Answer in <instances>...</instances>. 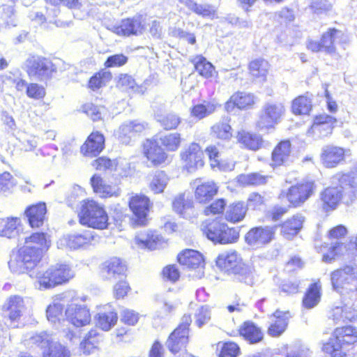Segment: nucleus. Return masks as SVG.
Masks as SVG:
<instances>
[{
    "label": "nucleus",
    "mask_w": 357,
    "mask_h": 357,
    "mask_svg": "<svg viewBox=\"0 0 357 357\" xmlns=\"http://www.w3.org/2000/svg\"><path fill=\"white\" fill-rule=\"evenodd\" d=\"M139 316L137 312L132 310L124 309L121 312V322L127 326H133L139 321Z\"/></svg>",
    "instance_id": "obj_60"
},
{
    "label": "nucleus",
    "mask_w": 357,
    "mask_h": 357,
    "mask_svg": "<svg viewBox=\"0 0 357 357\" xmlns=\"http://www.w3.org/2000/svg\"><path fill=\"white\" fill-rule=\"evenodd\" d=\"M26 95L31 98L41 99L45 96V90L42 86L31 83L27 86Z\"/></svg>",
    "instance_id": "obj_63"
},
{
    "label": "nucleus",
    "mask_w": 357,
    "mask_h": 357,
    "mask_svg": "<svg viewBox=\"0 0 357 357\" xmlns=\"http://www.w3.org/2000/svg\"><path fill=\"white\" fill-rule=\"evenodd\" d=\"M237 140L244 147L252 151L258 150L263 144V140L260 135L243 130L238 132Z\"/></svg>",
    "instance_id": "obj_41"
},
{
    "label": "nucleus",
    "mask_w": 357,
    "mask_h": 357,
    "mask_svg": "<svg viewBox=\"0 0 357 357\" xmlns=\"http://www.w3.org/2000/svg\"><path fill=\"white\" fill-rule=\"evenodd\" d=\"M246 212L247 207L244 202H233L228 206L225 214V219L227 222L235 224L244 219Z\"/></svg>",
    "instance_id": "obj_40"
},
{
    "label": "nucleus",
    "mask_w": 357,
    "mask_h": 357,
    "mask_svg": "<svg viewBox=\"0 0 357 357\" xmlns=\"http://www.w3.org/2000/svg\"><path fill=\"white\" fill-rule=\"evenodd\" d=\"M118 321V314L115 308L106 304L99 308L96 315V324L102 331H109Z\"/></svg>",
    "instance_id": "obj_25"
},
{
    "label": "nucleus",
    "mask_w": 357,
    "mask_h": 357,
    "mask_svg": "<svg viewBox=\"0 0 357 357\" xmlns=\"http://www.w3.org/2000/svg\"><path fill=\"white\" fill-rule=\"evenodd\" d=\"M128 206L132 213L130 225L134 228L147 226L150 220L149 213L153 207L149 197L144 194H134L129 198Z\"/></svg>",
    "instance_id": "obj_6"
},
{
    "label": "nucleus",
    "mask_w": 357,
    "mask_h": 357,
    "mask_svg": "<svg viewBox=\"0 0 357 357\" xmlns=\"http://www.w3.org/2000/svg\"><path fill=\"white\" fill-rule=\"evenodd\" d=\"M77 218L81 225L94 229H106L109 224L105 206L93 199L81 202Z\"/></svg>",
    "instance_id": "obj_3"
},
{
    "label": "nucleus",
    "mask_w": 357,
    "mask_h": 357,
    "mask_svg": "<svg viewBox=\"0 0 357 357\" xmlns=\"http://www.w3.org/2000/svg\"><path fill=\"white\" fill-rule=\"evenodd\" d=\"M74 275L73 271L68 265L59 264L39 274L37 282L40 289H48L68 282Z\"/></svg>",
    "instance_id": "obj_7"
},
{
    "label": "nucleus",
    "mask_w": 357,
    "mask_h": 357,
    "mask_svg": "<svg viewBox=\"0 0 357 357\" xmlns=\"http://www.w3.org/2000/svg\"><path fill=\"white\" fill-rule=\"evenodd\" d=\"M192 319L189 313L183 314L181 321L169 334L166 346L170 353L176 354L187 351L190 342V326Z\"/></svg>",
    "instance_id": "obj_5"
},
{
    "label": "nucleus",
    "mask_w": 357,
    "mask_h": 357,
    "mask_svg": "<svg viewBox=\"0 0 357 357\" xmlns=\"http://www.w3.org/2000/svg\"><path fill=\"white\" fill-rule=\"evenodd\" d=\"M291 143L289 140L280 142L273 149L271 156V165L280 166L289 161Z\"/></svg>",
    "instance_id": "obj_33"
},
{
    "label": "nucleus",
    "mask_w": 357,
    "mask_h": 357,
    "mask_svg": "<svg viewBox=\"0 0 357 357\" xmlns=\"http://www.w3.org/2000/svg\"><path fill=\"white\" fill-rule=\"evenodd\" d=\"M195 323L198 328H202L211 319V310L208 305H202L195 314Z\"/></svg>",
    "instance_id": "obj_58"
},
{
    "label": "nucleus",
    "mask_w": 357,
    "mask_h": 357,
    "mask_svg": "<svg viewBox=\"0 0 357 357\" xmlns=\"http://www.w3.org/2000/svg\"><path fill=\"white\" fill-rule=\"evenodd\" d=\"M154 137L168 151H177L181 144V134L178 132L158 135Z\"/></svg>",
    "instance_id": "obj_42"
},
{
    "label": "nucleus",
    "mask_w": 357,
    "mask_h": 357,
    "mask_svg": "<svg viewBox=\"0 0 357 357\" xmlns=\"http://www.w3.org/2000/svg\"><path fill=\"white\" fill-rule=\"evenodd\" d=\"M232 131V128L227 120L217 122L211 127L212 134L222 140H230L233 136Z\"/></svg>",
    "instance_id": "obj_49"
},
{
    "label": "nucleus",
    "mask_w": 357,
    "mask_h": 357,
    "mask_svg": "<svg viewBox=\"0 0 357 357\" xmlns=\"http://www.w3.org/2000/svg\"><path fill=\"white\" fill-rule=\"evenodd\" d=\"M33 343L38 344H47V348L43 352V357H70V352L69 349L59 344L49 343L48 335L42 333L36 334L31 337Z\"/></svg>",
    "instance_id": "obj_21"
},
{
    "label": "nucleus",
    "mask_w": 357,
    "mask_h": 357,
    "mask_svg": "<svg viewBox=\"0 0 357 357\" xmlns=\"http://www.w3.org/2000/svg\"><path fill=\"white\" fill-rule=\"evenodd\" d=\"M173 210L183 218L190 216L194 211L193 201L185 195H179L172 202Z\"/></svg>",
    "instance_id": "obj_39"
},
{
    "label": "nucleus",
    "mask_w": 357,
    "mask_h": 357,
    "mask_svg": "<svg viewBox=\"0 0 357 357\" xmlns=\"http://www.w3.org/2000/svg\"><path fill=\"white\" fill-rule=\"evenodd\" d=\"M176 261L190 271H202L205 266V259L203 255L193 249L181 250L176 256Z\"/></svg>",
    "instance_id": "obj_16"
},
{
    "label": "nucleus",
    "mask_w": 357,
    "mask_h": 357,
    "mask_svg": "<svg viewBox=\"0 0 357 357\" xmlns=\"http://www.w3.org/2000/svg\"><path fill=\"white\" fill-rule=\"evenodd\" d=\"M226 204L225 199H217L204 209V213L207 216L222 215L225 210Z\"/></svg>",
    "instance_id": "obj_56"
},
{
    "label": "nucleus",
    "mask_w": 357,
    "mask_h": 357,
    "mask_svg": "<svg viewBox=\"0 0 357 357\" xmlns=\"http://www.w3.org/2000/svg\"><path fill=\"white\" fill-rule=\"evenodd\" d=\"M144 129V126L136 121L123 123L116 132L119 139L124 144H128L135 133L141 132Z\"/></svg>",
    "instance_id": "obj_35"
},
{
    "label": "nucleus",
    "mask_w": 357,
    "mask_h": 357,
    "mask_svg": "<svg viewBox=\"0 0 357 357\" xmlns=\"http://www.w3.org/2000/svg\"><path fill=\"white\" fill-rule=\"evenodd\" d=\"M25 308L24 298L19 295H13L7 298L1 307V310L6 313L5 318L8 320L10 326L19 328L22 324Z\"/></svg>",
    "instance_id": "obj_10"
},
{
    "label": "nucleus",
    "mask_w": 357,
    "mask_h": 357,
    "mask_svg": "<svg viewBox=\"0 0 357 357\" xmlns=\"http://www.w3.org/2000/svg\"><path fill=\"white\" fill-rule=\"evenodd\" d=\"M218 188L215 183L208 181L199 185L195 192L196 200L200 204H206L215 197Z\"/></svg>",
    "instance_id": "obj_36"
},
{
    "label": "nucleus",
    "mask_w": 357,
    "mask_h": 357,
    "mask_svg": "<svg viewBox=\"0 0 357 357\" xmlns=\"http://www.w3.org/2000/svg\"><path fill=\"white\" fill-rule=\"evenodd\" d=\"M93 191L101 197H110L117 195L116 185L108 183L107 180H91Z\"/></svg>",
    "instance_id": "obj_46"
},
{
    "label": "nucleus",
    "mask_w": 357,
    "mask_h": 357,
    "mask_svg": "<svg viewBox=\"0 0 357 357\" xmlns=\"http://www.w3.org/2000/svg\"><path fill=\"white\" fill-rule=\"evenodd\" d=\"M135 244L142 249L155 250L165 243L163 237L155 231L148 230L135 237Z\"/></svg>",
    "instance_id": "obj_28"
},
{
    "label": "nucleus",
    "mask_w": 357,
    "mask_h": 357,
    "mask_svg": "<svg viewBox=\"0 0 357 357\" xmlns=\"http://www.w3.org/2000/svg\"><path fill=\"white\" fill-rule=\"evenodd\" d=\"M62 301V298H56L53 301L52 303L47 306L46 310V314L49 321L56 322V321H59L63 317L64 303Z\"/></svg>",
    "instance_id": "obj_52"
},
{
    "label": "nucleus",
    "mask_w": 357,
    "mask_h": 357,
    "mask_svg": "<svg viewBox=\"0 0 357 357\" xmlns=\"http://www.w3.org/2000/svg\"><path fill=\"white\" fill-rule=\"evenodd\" d=\"M275 237V226H258L250 229L245 235V241L252 247L264 248Z\"/></svg>",
    "instance_id": "obj_11"
},
{
    "label": "nucleus",
    "mask_w": 357,
    "mask_h": 357,
    "mask_svg": "<svg viewBox=\"0 0 357 357\" xmlns=\"http://www.w3.org/2000/svg\"><path fill=\"white\" fill-rule=\"evenodd\" d=\"M128 57L123 54H114L107 58L104 66L106 68L121 67L128 62Z\"/></svg>",
    "instance_id": "obj_62"
},
{
    "label": "nucleus",
    "mask_w": 357,
    "mask_h": 357,
    "mask_svg": "<svg viewBox=\"0 0 357 357\" xmlns=\"http://www.w3.org/2000/svg\"><path fill=\"white\" fill-rule=\"evenodd\" d=\"M354 274V268L349 265L343 266L331 272V280L333 288L338 292L347 289L350 284V279Z\"/></svg>",
    "instance_id": "obj_24"
},
{
    "label": "nucleus",
    "mask_w": 357,
    "mask_h": 357,
    "mask_svg": "<svg viewBox=\"0 0 357 357\" xmlns=\"http://www.w3.org/2000/svg\"><path fill=\"white\" fill-rule=\"evenodd\" d=\"M321 209L324 213L335 210L343 199V188L340 185L328 186L320 193Z\"/></svg>",
    "instance_id": "obj_15"
},
{
    "label": "nucleus",
    "mask_w": 357,
    "mask_h": 357,
    "mask_svg": "<svg viewBox=\"0 0 357 357\" xmlns=\"http://www.w3.org/2000/svg\"><path fill=\"white\" fill-rule=\"evenodd\" d=\"M47 206L45 202H40L28 206L24 215L29 227L32 229L41 227L46 220Z\"/></svg>",
    "instance_id": "obj_22"
},
{
    "label": "nucleus",
    "mask_w": 357,
    "mask_h": 357,
    "mask_svg": "<svg viewBox=\"0 0 357 357\" xmlns=\"http://www.w3.org/2000/svg\"><path fill=\"white\" fill-rule=\"evenodd\" d=\"M98 334L90 331L79 344V349L84 355H89L98 349L99 344Z\"/></svg>",
    "instance_id": "obj_48"
},
{
    "label": "nucleus",
    "mask_w": 357,
    "mask_h": 357,
    "mask_svg": "<svg viewBox=\"0 0 357 357\" xmlns=\"http://www.w3.org/2000/svg\"><path fill=\"white\" fill-rule=\"evenodd\" d=\"M183 169L192 173L202 167L204 164V152L197 143H191L181 153Z\"/></svg>",
    "instance_id": "obj_13"
},
{
    "label": "nucleus",
    "mask_w": 357,
    "mask_h": 357,
    "mask_svg": "<svg viewBox=\"0 0 357 357\" xmlns=\"http://www.w3.org/2000/svg\"><path fill=\"white\" fill-rule=\"evenodd\" d=\"M310 8L314 13L321 14L331 10L332 4L328 0H312Z\"/></svg>",
    "instance_id": "obj_64"
},
{
    "label": "nucleus",
    "mask_w": 357,
    "mask_h": 357,
    "mask_svg": "<svg viewBox=\"0 0 357 357\" xmlns=\"http://www.w3.org/2000/svg\"><path fill=\"white\" fill-rule=\"evenodd\" d=\"M144 153L147 159L155 165L164 162L167 157V153L160 146L158 141L155 137L146 140L144 144Z\"/></svg>",
    "instance_id": "obj_30"
},
{
    "label": "nucleus",
    "mask_w": 357,
    "mask_h": 357,
    "mask_svg": "<svg viewBox=\"0 0 357 357\" xmlns=\"http://www.w3.org/2000/svg\"><path fill=\"white\" fill-rule=\"evenodd\" d=\"M145 29V21L142 16L123 20L119 25L112 27V31L117 35L129 36L139 35Z\"/></svg>",
    "instance_id": "obj_18"
},
{
    "label": "nucleus",
    "mask_w": 357,
    "mask_h": 357,
    "mask_svg": "<svg viewBox=\"0 0 357 357\" xmlns=\"http://www.w3.org/2000/svg\"><path fill=\"white\" fill-rule=\"evenodd\" d=\"M51 245L50 236L43 231H35L26 236L15 257L8 262L13 271L29 274L39 265Z\"/></svg>",
    "instance_id": "obj_1"
},
{
    "label": "nucleus",
    "mask_w": 357,
    "mask_h": 357,
    "mask_svg": "<svg viewBox=\"0 0 357 357\" xmlns=\"http://www.w3.org/2000/svg\"><path fill=\"white\" fill-rule=\"evenodd\" d=\"M112 79V73L104 69L96 73L89 81V87L92 90L98 89L106 85Z\"/></svg>",
    "instance_id": "obj_55"
},
{
    "label": "nucleus",
    "mask_w": 357,
    "mask_h": 357,
    "mask_svg": "<svg viewBox=\"0 0 357 357\" xmlns=\"http://www.w3.org/2000/svg\"><path fill=\"white\" fill-rule=\"evenodd\" d=\"M215 346L218 357H237L241 354L239 345L233 341H220Z\"/></svg>",
    "instance_id": "obj_43"
},
{
    "label": "nucleus",
    "mask_w": 357,
    "mask_h": 357,
    "mask_svg": "<svg viewBox=\"0 0 357 357\" xmlns=\"http://www.w3.org/2000/svg\"><path fill=\"white\" fill-rule=\"evenodd\" d=\"M240 238V231L238 227H229L225 222L218 244L228 245L236 243Z\"/></svg>",
    "instance_id": "obj_50"
},
{
    "label": "nucleus",
    "mask_w": 357,
    "mask_h": 357,
    "mask_svg": "<svg viewBox=\"0 0 357 357\" xmlns=\"http://www.w3.org/2000/svg\"><path fill=\"white\" fill-rule=\"evenodd\" d=\"M26 71L30 77L46 81L52 77L56 68L52 62L43 56L30 55L25 61Z\"/></svg>",
    "instance_id": "obj_9"
},
{
    "label": "nucleus",
    "mask_w": 357,
    "mask_h": 357,
    "mask_svg": "<svg viewBox=\"0 0 357 357\" xmlns=\"http://www.w3.org/2000/svg\"><path fill=\"white\" fill-rule=\"evenodd\" d=\"M191 61L197 72L205 78L212 77L215 73L214 66L201 55L195 56Z\"/></svg>",
    "instance_id": "obj_45"
},
{
    "label": "nucleus",
    "mask_w": 357,
    "mask_h": 357,
    "mask_svg": "<svg viewBox=\"0 0 357 357\" xmlns=\"http://www.w3.org/2000/svg\"><path fill=\"white\" fill-rule=\"evenodd\" d=\"M132 287L126 276L119 277L112 287L113 296L116 300L125 298L131 292Z\"/></svg>",
    "instance_id": "obj_47"
},
{
    "label": "nucleus",
    "mask_w": 357,
    "mask_h": 357,
    "mask_svg": "<svg viewBox=\"0 0 357 357\" xmlns=\"http://www.w3.org/2000/svg\"><path fill=\"white\" fill-rule=\"evenodd\" d=\"M357 342V331L351 326L337 328L333 337L324 345L331 357H345L344 351Z\"/></svg>",
    "instance_id": "obj_4"
},
{
    "label": "nucleus",
    "mask_w": 357,
    "mask_h": 357,
    "mask_svg": "<svg viewBox=\"0 0 357 357\" xmlns=\"http://www.w3.org/2000/svg\"><path fill=\"white\" fill-rule=\"evenodd\" d=\"M291 317L289 310H276L271 314V322L267 328V333L272 337L280 336L287 328L289 321Z\"/></svg>",
    "instance_id": "obj_20"
},
{
    "label": "nucleus",
    "mask_w": 357,
    "mask_h": 357,
    "mask_svg": "<svg viewBox=\"0 0 357 357\" xmlns=\"http://www.w3.org/2000/svg\"><path fill=\"white\" fill-rule=\"evenodd\" d=\"M225 222L215 218L203 222L202 231L206 238L218 244Z\"/></svg>",
    "instance_id": "obj_34"
},
{
    "label": "nucleus",
    "mask_w": 357,
    "mask_h": 357,
    "mask_svg": "<svg viewBox=\"0 0 357 357\" xmlns=\"http://www.w3.org/2000/svg\"><path fill=\"white\" fill-rule=\"evenodd\" d=\"M216 109L214 104L208 102L206 105H197L191 109V115L197 119H202L213 113Z\"/></svg>",
    "instance_id": "obj_57"
},
{
    "label": "nucleus",
    "mask_w": 357,
    "mask_h": 357,
    "mask_svg": "<svg viewBox=\"0 0 357 357\" xmlns=\"http://www.w3.org/2000/svg\"><path fill=\"white\" fill-rule=\"evenodd\" d=\"M23 224L20 217L0 218V237L13 238L19 234Z\"/></svg>",
    "instance_id": "obj_31"
},
{
    "label": "nucleus",
    "mask_w": 357,
    "mask_h": 357,
    "mask_svg": "<svg viewBox=\"0 0 357 357\" xmlns=\"http://www.w3.org/2000/svg\"><path fill=\"white\" fill-rule=\"evenodd\" d=\"M191 11L203 17H208L213 19L216 15L217 8L210 4H199L195 2Z\"/></svg>",
    "instance_id": "obj_59"
},
{
    "label": "nucleus",
    "mask_w": 357,
    "mask_h": 357,
    "mask_svg": "<svg viewBox=\"0 0 357 357\" xmlns=\"http://www.w3.org/2000/svg\"><path fill=\"white\" fill-rule=\"evenodd\" d=\"M238 335L250 344H258L264 340L262 328L252 320L244 321L238 328Z\"/></svg>",
    "instance_id": "obj_19"
},
{
    "label": "nucleus",
    "mask_w": 357,
    "mask_h": 357,
    "mask_svg": "<svg viewBox=\"0 0 357 357\" xmlns=\"http://www.w3.org/2000/svg\"><path fill=\"white\" fill-rule=\"evenodd\" d=\"M160 275L162 281L175 284L179 281L181 273L177 265L171 264L165 265L162 268Z\"/></svg>",
    "instance_id": "obj_51"
},
{
    "label": "nucleus",
    "mask_w": 357,
    "mask_h": 357,
    "mask_svg": "<svg viewBox=\"0 0 357 357\" xmlns=\"http://www.w3.org/2000/svg\"><path fill=\"white\" fill-rule=\"evenodd\" d=\"M345 150L341 147L328 145L322 149L321 160L327 168H333L344 160Z\"/></svg>",
    "instance_id": "obj_26"
},
{
    "label": "nucleus",
    "mask_w": 357,
    "mask_h": 357,
    "mask_svg": "<svg viewBox=\"0 0 357 357\" xmlns=\"http://www.w3.org/2000/svg\"><path fill=\"white\" fill-rule=\"evenodd\" d=\"M155 117L157 121L165 130L176 129L181 121L180 116L174 113H169L165 115L156 114Z\"/></svg>",
    "instance_id": "obj_54"
},
{
    "label": "nucleus",
    "mask_w": 357,
    "mask_h": 357,
    "mask_svg": "<svg viewBox=\"0 0 357 357\" xmlns=\"http://www.w3.org/2000/svg\"><path fill=\"white\" fill-rule=\"evenodd\" d=\"M249 69L252 76L264 80L269 70V63L262 59H256L250 62Z\"/></svg>",
    "instance_id": "obj_53"
},
{
    "label": "nucleus",
    "mask_w": 357,
    "mask_h": 357,
    "mask_svg": "<svg viewBox=\"0 0 357 357\" xmlns=\"http://www.w3.org/2000/svg\"><path fill=\"white\" fill-rule=\"evenodd\" d=\"M92 165L96 170L105 172L112 170L116 167V162L106 157H100L95 160Z\"/></svg>",
    "instance_id": "obj_61"
},
{
    "label": "nucleus",
    "mask_w": 357,
    "mask_h": 357,
    "mask_svg": "<svg viewBox=\"0 0 357 357\" xmlns=\"http://www.w3.org/2000/svg\"><path fill=\"white\" fill-rule=\"evenodd\" d=\"M317 190V186L313 181L303 180L289 188L283 196L288 201L289 207L298 208L313 196Z\"/></svg>",
    "instance_id": "obj_8"
},
{
    "label": "nucleus",
    "mask_w": 357,
    "mask_h": 357,
    "mask_svg": "<svg viewBox=\"0 0 357 357\" xmlns=\"http://www.w3.org/2000/svg\"><path fill=\"white\" fill-rule=\"evenodd\" d=\"M312 97L306 93L292 101L291 110L296 115H307L312 109Z\"/></svg>",
    "instance_id": "obj_44"
},
{
    "label": "nucleus",
    "mask_w": 357,
    "mask_h": 357,
    "mask_svg": "<svg viewBox=\"0 0 357 357\" xmlns=\"http://www.w3.org/2000/svg\"><path fill=\"white\" fill-rule=\"evenodd\" d=\"M66 319L75 327L89 325L91 314L86 306L77 304L69 305L65 310Z\"/></svg>",
    "instance_id": "obj_17"
},
{
    "label": "nucleus",
    "mask_w": 357,
    "mask_h": 357,
    "mask_svg": "<svg viewBox=\"0 0 357 357\" xmlns=\"http://www.w3.org/2000/svg\"><path fill=\"white\" fill-rule=\"evenodd\" d=\"M128 271L126 261L115 256L105 260L100 266V274L103 278L108 280L126 276Z\"/></svg>",
    "instance_id": "obj_14"
},
{
    "label": "nucleus",
    "mask_w": 357,
    "mask_h": 357,
    "mask_svg": "<svg viewBox=\"0 0 357 357\" xmlns=\"http://www.w3.org/2000/svg\"><path fill=\"white\" fill-rule=\"evenodd\" d=\"M285 112V107L281 102H269L263 106L261 114L258 121L261 128H273L278 124Z\"/></svg>",
    "instance_id": "obj_12"
},
{
    "label": "nucleus",
    "mask_w": 357,
    "mask_h": 357,
    "mask_svg": "<svg viewBox=\"0 0 357 357\" xmlns=\"http://www.w3.org/2000/svg\"><path fill=\"white\" fill-rule=\"evenodd\" d=\"M305 220V217L300 213L287 218L278 225L280 234L286 239H293L302 230Z\"/></svg>",
    "instance_id": "obj_23"
},
{
    "label": "nucleus",
    "mask_w": 357,
    "mask_h": 357,
    "mask_svg": "<svg viewBox=\"0 0 357 357\" xmlns=\"http://www.w3.org/2000/svg\"><path fill=\"white\" fill-rule=\"evenodd\" d=\"M321 298V286L319 282H313L307 288L303 299L302 305L304 308L311 309L316 306Z\"/></svg>",
    "instance_id": "obj_38"
},
{
    "label": "nucleus",
    "mask_w": 357,
    "mask_h": 357,
    "mask_svg": "<svg viewBox=\"0 0 357 357\" xmlns=\"http://www.w3.org/2000/svg\"><path fill=\"white\" fill-rule=\"evenodd\" d=\"M344 41L345 36L341 31L334 28L329 29L321 38L323 52L331 55L335 54L336 45Z\"/></svg>",
    "instance_id": "obj_29"
},
{
    "label": "nucleus",
    "mask_w": 357,
    "mask_h": 357,
    "mask_svg": "<svg viewBox=\"0 0 357 357\" xmlns=\"http://www.w3.org/2000/svg\"><path fill=\"white\" fill-rule=\"evenodd\" d=\"M256 98L252 93L238 91L234 93L225 104V109L231 112L236 107L240 109H248L255 105Z\"/></svg>",
    "instance_id": "obj_27"
},
{
    "label": "nucleus",
    "mask_w": 357,
    "mask_h": 357,
    "mask_svg": "<svg viewBox=\"0 0 357 357\" xmlns=\"http://www.w3.org/2000/svg\"><path fill=\"white\" fill-rule=\"evenodd\" d=\"M215 264L221 271L233 275L235 282L250 286L254 284V275L251 267L244 261L236 250H230L219 254L216 257Z\"/></svg>",
    "instance_id": "obj_2"
},
{
    "label": "nucleus",
    "mask_w": 357,
    "mask_h": 357,
    "mask_svg": "<svg viewBox=\"0 0 357 357\" xmlns=\"http://www.w3.org/2000/svg\"><path fill=\"white\" fill-rule=\"evenodd\" d=\"M105 137L99 132H92L86 142L82 146L81 151L84 155H96L104 149Z\"/></svg>",
    "instance_id": "obj_32"
},
{
    "label": "nucleus",
    "mask_w": 357,
    "mask_h": 357,
    "mask_svg": "<svg viewBox=\"0 0 357 357\" xmlns=\"http://www.w3.org/2000/svg\"><path fill=\"white\" fill-rule=\"evenodd\" d=\"M95 237L96 236L93 231L84 230L82 233L69 236L68 245L73 250L84 248L91 245Z\"/></svg>",
    "instance_id": "obj_37"
}]
</instances>
